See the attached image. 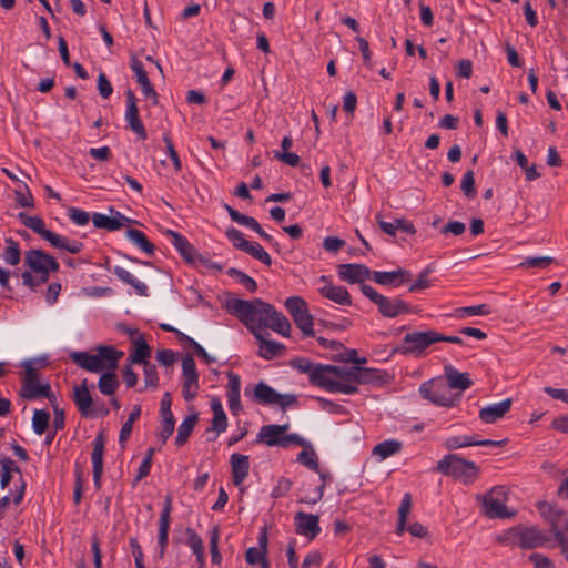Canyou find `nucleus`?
<instances>
[{
	"instance_id": "f03ea898",
	"label": "nucleus",
	"mask_w": 568,
	"mask_h": 568,
	"mask_svg": "<svg viewBox=\"0 0 568 568\" xmlns=\"http://www.w3.org/2000/svg\"><path fill=\"white\" fill-rule=\"evenodd\" d=\"M24 263L30 271L21 274L22 283L31 290H36L41 284L48 282L50 272L59 271L58 261L50 254L39 248H32L26 252Z\"/></svg>"
},
{
	"instance_id": "c756f323",
	"label": "nucleus",
	"mask_w": 568,
	"mask_h": 568,
	"mask_svg": "<svg viewBox=\"0 0 568 568\" xmlns=\"http://www.w3.org/2000/svg\"><path fill=\"white\" fill-rule=\"evenodd\" d=\"M47 241L54 248L64 250L71 254H78L84 247V244L81 241L70 240L69 237L60 235L54 232H51V234H49V237Z\"/></svg>"
},
{
	"instance_id": "6ab92c4d",
	"label": "nucleus",
	"mask_w": 568,
	"mask_h": 568,
	"mask_svg": "<svg viewBox=\"0 0 568 568\" xmlns=\"http://www.w3.org/2000/svg\"><path fill=\"white\" fill-rule=\"evenodd\" d=\"M172 498L170 495L165 497V503L163 505L162 511L160 514L159 519V532H158V547H159V558H163L165 550L169 545V530H170V521H171V510H172Z\"/></svg>"
},
{
	"instance_id": "ddd939ff",
	"label": "nucleus",
	"mask_w": 568,
	"mask_h": 568,
	"mask_svg": "<svg viewBox=\"0 0 568 568\" xmlns=\"http://www.w3.org/2000/svg\"><path fill=\"white\" fill-rule=\"evenodd\" d=\"M285 307L302 333L305 336H314V320L306 301L301 296H290L285 301Z\"/></svg>"
},
{
	"instance_id": "9b49d317",
	"label": "nucleus",
	"mask_w": 568,
	"mask_h": 568,
	"mask_svg": "<svg viewBox=\"0 0 568 568\" xmlns=\"http://www.w3.org/2000/svg\"><path fill=\"white\" fill-rule=\"evenodd\" d=\"M361 291L364 296L371 300L377 307L378 312L388 318H394L400 314L409 313V306L402 298H389L376 292L374 287L368 284H362Z\"/></svg>"
},
{
	"instance_id": "a878e982",
	"label": "nucleus",
	"mask_w": 568,
	"mask_h": 568,
	"mask_svg": "<svg viewBox=\"0 0 568 568\" xmlns=\"http://www.w3.org/2000/svg\"><path fill=\"white\" fill-rule=\"evenodd\" d=\"M511 404V399L506 398L499 403L487 405L479 410V418L486 424H493L510 410Z\"/></svg>"
},
{
	"instance_id": "dca6fc26",
	"label": "nucleus",
	"mask_w": 568,
	"mask_h": 568,
	"mask_svg": "<svg viewBox=\"0 0 568 568\" xmlns=\"http://www.w3.org/2000/svg\"><path fill=\"white\" fill-rule=\"evenodd\" d=\"M182 394L186 402L193 400L200 388L199 373L196 371V364L191 355H186L182 359Z\"/></svg>"
},
{
	"instance_id": "0e129e2a",
	"label": "nucleus",
	"mask_w": 568,
	"mask_h": 568,
	"mask_svg": "<svg viewBox=\"0 0 568 568\" xmlns=\"http://www.w3.org/2000/svg\"><path fill=\"white\" fill-rule=\"evenodd\" d=\"M163 142L165 143L168 155L173 162L174 170L180 172L182 170V162L169 134H163Z\"/></svg>"
},
{
	"instance_id": "c9c22d12",
	"label": "nucleus",
	"mask_w": 568,
	"mask_h": 568,
	"mask_svg": "<svg viewBox=\"0 0 568 568\" xmlns=\"http://www.w3.org/2000/svg\"><path fill=\"white\" fill-rule=\"evenodd\" d=\"M165 234L171 239V243L179 251L181 256L189 262L193 261L194 247L185 236L172 230H168Z\"/></svg>"
},
{
	"instance_id": "09e8293b",
	"label": "nucleus",
	"mask_w": 568,
	"mask_h": 568,
	"mask_svg": "<svg viewBox=\"0 0 568 568\" xmlns=\"http://www.w3.org/2000/svg\"><path fill=\"white\" fill-rule=\"evenodd\" d=\"M6 242H7L8 246L4 251L3 260L9 265L14 266V265L19 264V262L21 260V252H20L19 244L11 237L7 239Z\"/></svg>"
},
{
	"instance_id": "aec40b11",
	"label": "nucleus",
	"mask_w": 568,
	"mask_h": 568,
	"mask_svg": "<svg viewBox=\"0 0 568 568\" xmlns=\"http://www.w3.org/2000/svg\"><path fill=\"white\" fill-rule=\"evenodd\" d=\"M110 212L112 213L111 216L98 212L93 213L92 223L94 227L114 232L122 229L125 224L132 222L130 217H126L119 211H115L113 207H110Z\"/></svg>"
},
{
	"instance_id": "ea45409f",
	"label": "nucleus",
	"mask_w": 568,
	"mask_h": 568,
	"mask_svg": "<svg viewBox=\"0 0 568 568\" xmlns=\"http://www.w3.org/2000/svg\"><path fill=\"white\" fill-rule=\"evenodd\" d=\"M14 473L21 476V470L16 462L10 457H3L0 460V486L2 489L8 488Z\"/></svg>"
},
{
	"instance_id": "bb28decb",
	"label": "nucleus",
	"mask_w": 568,
	"mask_h": 568,
	"mask_svg": "<svg viewBox=\"0 0 568 568\" xmlns=\"http://www.w3.org/2000/svg\"><path fill=\"white\" fill-rule=\"evenodd\" d=\"M444 373L447 379L446 385L449 386L450 390L459 389L463 392L473 385L468 373H460L450 364L444 366Z\"/></svg>"
},
{
	"instance_id": "e433bc0d",
	"label": "nucleus",
	"mask_w": 568,
	"mask_h": 568,
	"mask_svg": "<svg viewBox=\"0 0 568 568\" xmlns=\"http://www.w3.org/2000/svg\"><path fill=\"white\" fill-rule=\"evenodd\" d=\"M348 372L349 367L342 366V374L336 376L329 393H342L352 395L358 392L357 384L353 381H349L347 376H345V374Z\"/></svg>"
},
{
	"instance_id": "4d7b16f0",
	"label": "nucleus",
	"mask_w": 568,
	"mask_h": 568,
	"mask_svg": "<svg viewBox=\"0 0 568 568\" xmlns=\"http://www.w3.org/2000/svg\"><path fill=\"white\" fill-rule=\"evenodd\" d=\"M554 263V258L550 256H538V257H526L520 264L521 268H547Z\"/></svg>"
},
{
	"instance_id": "680f3d73",
	"label": "nucleus",
	"mask_w": 568,
	"mask_h": 568,
	"mask_svg": "<svg viewBox=\"0 0 568 568\" xmlns=\"http://www.w3.org/2000/svg\"><path fill=\"white\" fill-rule=\"evenodd\" d=\"M130 68L136 77V82L142 85L150 81L146 71L144 70L143 63L135 57L130 58Z\"/></svg>"
},
{
	"instance_id": "4be33fe9",
	"label": "nucleus",
	"mask_w": 568,
	"mask_h": 568,
	"mask_svg": "<svg viewBox=\"0 0 568 568\" xmlns=\"http://www.w3.org/2000/svg\"><path fill=\"white\" fill-rule=\"evenodd\" d=\"M320 280L326 283L318 290L323 297L331 300L339 305H352V298L346 287L334 285L325 275H322Z\"/></svg>"
},
{
	"instance_id": "7c9ffc66",
	"label": "nucleus",
	"mask_w": 568,
	"mask_h": 568,
	"mask_svg": "<svg viewBox=\"0 0 568 568\" xmlns=\"http://www.w3.org/2000/svg\"><path fill=\"white\" fill-rule=\"evenodd\" d=\"M211 409L213 412L212 426L210 429H207V432L216 433V435L212 438L215 439L217 435L226 430L227 417L219 398L212 399Z\"/></svg>"
},
{
	"instance_id": "603ef678",
	"label": "nucleus",
	"mask_w": 568,
	"mask_h": 568,
	"mask_svg": "<svg viewBox=\"0 0 568 568\" xmlns=\"http://www.w3.org/2000/svg\"><path fill=\"white\" fill-rule=\"evenodd\" d=\"M225 235L235 248L243 252L246 251L250 242L245 240L244 234L240 230L231 226L225 231Z\"/></svg>"
},
{
	"instance_id": "de8ad7c7",
	"label": "nucleus",
	"mask_w": 568,
	"mask_h": 568,
	"mask_svg": "<svg viewBox=\"0 0 568 568\" xmlns=\"http://www.w3.org/2000/svg\"><path fill=\"white\" fill-rule=\"evenodd\" d=\"M490 314V307L487 304L465 306L455 310L454 316L464 318L467 316H485Z\"/></svg>"
},
{
	"instance_id": "13d9d810",
	"label": "nucleus",
	"mask_w": 568,
	"mask_h": 568,
	"mask_svg": "<svg viewBox=\"0 0 568 568\" xmlns=\"http://www.w3.org/2000/svg\"><path fill=\"white\" fill-rule=\"evenodd\" d=\"M161 416H162V422H161V430L159 433V437H160L161 442L163 444H165L166 440L169 439V437L174 432L175 419H174L173 414L161 415Z\"/></svg>"
},
{
	"instance_id": "37998d69",
	"label": "nucleus",
	"mask_w": 568,
	"mask_h": 568,
	"mask_svg": "<svg viewBox=\"0 0 568 568\" xmlns=\"http://www.w3.org/2000/svg\"><path fill=\"white\" fill-rule=\"evenodd\" d=\"M26 483L22 477L19 478V484L16 485L14 490H9L7 495L0 498V513L4 510L11 503L18 506L24 496Z\"/></svg>"
},
{
	"instance_id": "6e6552de",
	"label": "nucleus",
	"mask_w": 568,
	"mask_h": 568,
	"mask_svg": "<svg viewBox=\"0 0 568 568\" xmlns=\"http://www.w3.org/2000/svg\"><path fill=\"white\" fill-rule=\"evenodd\" d=\"M420 396L436 406L455 407L462 399L460 393H453L442 379H430L419 386Z\"/></svg>"
},
{
	"instance_id": "8fccbe9b",
	"label": "nucleus",
	"mask_w": 568,
	"mask_h": 568,
	"mask_svg": "<svg viewBox=\"0 0 568 568\" xmlns=\"http://www.w3.org/2000/svg\"><path fill=\"white\" fill-rule=\"evenodd\" d=\"M227 274L233 277L237 283H240L242 286H244L248 292L254 293L257 290V284L254 278H252L246 273L236 270V268H230L227 271Z\"/></svg>"
},
{
	"instance_id": "f704fd0d",
	"label": "nucleus",
	"mask_w": 568,
	"mask_h": 568,
	"mask_svg": "<svg viewBox=\"0 0 568 568\" xmlns=\"http://www.w3.org/2000/svg\"><path fill=\"white\" fill-rule=\"evenodd\" d=\"M113 274L123 283L132 286L135 290L136 294H139L141 296L149 295L148 285L144 284L143 282L139 281L138 278H135L128 270H125L121 266H115L113 268Z\"/></svg>"
},
{
	"instance_id": "1a4fd4ad",
	"label": "nucleus",
	"mask_w": 568,
	"mask_h": 568,
	"mask_svg": "<svg viewBox=\"0 0 568 568\" xmlns=\"http://www.w3.org/2000/svg\"><path fill=\"white\" fill-rule=\"evenodd\" d=\"M34 362H39L43 366L45 359H27L22 363L24 368V376L20 395L28 400H33L40 397H44L51 400V386L48 383H39L37 369L33 367Z\"/></svg>"
},
{
	"instance_id": "774afa93",
	"label": "nucleus",
	"mask_w": 568,
	"mask_h": 568,
	"mask_svg": "<svg viewBox=\"0 0 568 568\" xmlns=\"http://www.w3.org/2000/svg\"><path fill=\"white\" fill-rule=\"evenodd\" d=\"M186 536H187V541H186L187 546L192 549V551L194 554L201 552L204 550L203 541L194 529L187 528Z\"/></svg>"
},
{
	"instance_id": "69168bd1",
	"label": "nucleus",
	"mask_w": 568,
	"mask_h": 568,
	"mask_svg": "<svg viewBox=\"0 0 568 568\" xmlns=\"http://www.w3.org/2000/svg\"><path fill=\"white\" fill-rule=\"evenodd\" d=\"M433 272L432 267L428 266L424 271H422L418 275V278L414 284L410 285L409 292H418L425 290L430 286V281L428 280V275Z\"/></svg>"
},
{
	"instance_id": "9d476101",
	"label": "nucleus",
	"mask_w": 568,
	"mask_h": 568,
	"mask_svg": "<svg viewBox=\"0 0 568 568\" xmlns=\"http://www.w3.org/2000/svg\"><path fill=\"white\" fill-rule=\"evenodd\" d=\"M437 331L434 329L410 332L403 337L395 352L406 356L422 357L430 345L437 343Z\"/></svg>"
},
{
	"instance_id": "b1692460",
	"label": "nucleus",
	"mask_w": 568,
	"mask_h": 568,
	"mask_svg": "<svg viewBox=\"0 0 568 568\" xmlns=\"http://www.w3.org/2000/svg\"><path fill=\"white\" fill-rule=\"evenodd\" d=\"M72 399L83 417L92 415L93 399L88 388V381L83 379L80 385L73 387Z\"/></svg>"
},
{
	"instance_id": "e2e57ef3",
	"label": "nucleus",
	"mask_w": 568,
	"mask_h": 568,
	"mask_svg": "<svg viewBox=\"0 0 568 568\" xmlns=\"http://www.w3.org/2000/svg\"><path fill=\"white\" fill-rule=\"evenodd\" d=\"M460 189L467 197H469V199L475 197V195H476L475 178H474V172L471 170L465 172V174L462 179Z\"/></svg>"
},
{
	"instance_id": "2f4dec72",
	"label": "nucleus",
	"mask_w": 568,
	"mask_h": 568,
	"mask_svg": "<svg viewBox=\"0 0 568 568\" xmlns=\"http://www.w3.org/2000/svg\"><path fill=\"white\" fill-rule=\"evenodd\" d=\"M277 397H280V393H277L265 382H260L254 387L253 400L257 404L275 405Z\"/></svg>"
},
{
	"instance_id": "4c0bfd02",
	"label": "nucleus",
	"mask_w": 568,
	"mask_h": 568,
	"mask_svg": "<svg viewBox=\"0 0 568 568\" xmlns=\"http://www.w3.org/2000/svg\"><path fill=\"white\" fill-rule=\"evenodd\" d=\"M349 381L358 384H368L373 383L377 376L378 371L366 367L352 366L349 367V372L345 374Z\"/></svg>"
},
{
	"instance_id": "49530a36",
	"label": "nucleus",
	"mask_w": 568,
	"mask_h": 568,
	"mask_svg": "<svg viewBox=\"0 0 568 568\" xmlns=\"http://www.w3.org/2000/svg\"><path fill=\"white\" fill-rule=\"evenodd\" d=\"M224 209L233 222L250 227L251 230H260V223L254 217L240 213L229 204H224Z\"/></svg>"
},
{
	"instance_id": "0eeeda50",
	"label": "nucleus",
	"mask_w": 568,
	"mask_h": 568,
	"mask_svg": "<svg viewBox=\"0 0 568 568\" xmlns=\"http://www.w3.org/2000/svg\"><path fill=\"white\" fill-rule=\"evenodd\" d=\"M290 428L288 424L284 425H264L260 428V432L256 437L257 443H264L268 447H288L291 445H296L301 447H310V443L306 442L303 437L297 434H288L285 435L286 430Z\"/></svg>"
},
{
	"instance_id": "3c124183",
	"label": "nucleus",
	"mask_w": 568,
	"mask_h": 568,
	"mask_svg": "<svg viewBox=\"0 0 568 568\" xmlns=\"http://www.w3.org/2000/svg\"><path fill=\"white\" fill-rule=\"evenodd\" d=\"M50 414L43 409H36L32 417V428L36 434L42 435L49 426Z\"/></svg>"
},
{
	"instance_id": "f3484780",
	"label": "nucleus",
	"mask_w": 568,
	"mask_h": 568,
	"mask_svg": "<svg viewBox=\"0 0 568 568\" xmlns=\"http://www.w3.org/2000/svg\"><path fill=\"white\" fill-rule=\"evenodd\" d=\"M126 110L124 118L128 122L129 128L138 135L140 140L148 138L146 130L140 119L139 109L136 105V98L132 90L125 92Z\"/></svg>"
},
{
	"instance_id": "5fc2aeb1",
	"label": "nucleus",
	"mask_w": 568,
	"mask_h": 568,
	"mask_svg": "<svg viewBox=\"0 0 568 568\" xmlns=\"http://www.w3.org/2000/svg\"><path fill=\"white\" fill-rule=\"evenodd\" d=\"M475 436H450L445 439V447L449 450L474 446Z\"/></svg>"
},
{
	"instance_id": "c03bdc74",
	"label": "nucleus",
	"mask_w": 568,
	"mask_h": 568,
	"mask_svg": "<svg viewBox=\"0 0 568 568\" xmlns=\"http://www.w3.org/2000/svg\"><path fill=\"white\" fill-rule=\"evenodd\" d=\"M197 419H199L197 418V414L193 413V414L189 415L180 424V426L178 428V435L175 437V444L178 446H182V445H184L187 442V439H189V437H190V435H191L195 424L197 423Z\"/></svg>"
},
{
	"instance_id": "5701e85b",
	"label": "nucleus",
	"mask_w": 568,
	"mask_h": 568,
	"mask_svg": "<svg viewBox=\"0 0 568 568\" xmlns=\"http://www.w3.org/2000/svg\"><path fill=\"white\" fill-rule=\"evenodd\" d=\"M337 273L341 280L349 283H363L372 276L369 268L363 264H339Z\"/></svg>"
},
{
	"instance_id": "20e7f679",
	"label": "nucleus",
	"mask_w": 568,
	"mask_h": 568,
	"mask_svg": "<svg viewBox=\"0 0 568 568\" xmlns=\"http://www.w3.org/2000/svg\"><path fill=\"white\" fill-rule=\"evenodd\" d=\"M291 367L302 374H307L313 386L327 392L331 390L336 376L342 374V366L314 363L303 357L292 359Z\"/></svg>"
},
{
	"instance_id": "7ed1b4c3",
	"label": "nucleus",
	"mask_w": 568,
	"mask_h": 568,
	"mask_svg": "<svg viewBox=\"0 0 568 568\" xmlns=\"http://www.w3.org/2000/svg\"><path fill=\"white\" fill-rule=\"evenodd\" d=\"M123 355L122 351H118L111 345H99L95 348V354L72 352L70 358L77 366L88 372L101 373L104 369L115 371Z\"/></svg>"
},
{
	"instance_id": "864d4df0",
	"label": "nucleus",
	"mask_w": 568,
	"mask_h": 568,
	"mask_svg": "<svg viewBox=\"0 0 568 568\" xmlns=\"http://www.w3.org/2000/svg\"><path fill=\"white\" fill-rule=\"evenodd\" d=\"M220 529L214 526L210 531V551L211 560L214 565H220L222 561V555L219 551Z\"/></svg>"
},
{
	"instance_id": "6e6d98bb",
	"label": "nucleus",
	"mask_w": 568,
	"mask_h": 568,
	"mask_svg": "<svg viewBox=\"0 0 568 568\" xmlns=\"http://www.w3.org/2000/svg\"><path fill=\"white\" fill-rule=\"evenodd\" d=\"M245 253L250 254L252 257L260 261L264 265L270 266L272 264V258H271L270 254L258 243L250 242Z\"/></svg>"
},
{
	"instance_id": "f8f14e48",
	"label": "nucleus",
	"mask_w": 568,
	"mask_h": 568,
	"mask_svg": "<svg viewBox=\"0 0 568 568\" xmlns=\"http://www.w3.org/2000/svg\"><path fill=\"white\" fill-rule=\"evenodd\" d=\"M481 500L483 513L488 518H510L514 511H508L505 503L507 500V490L504 486H495L485 495L477 496Z\"/></svg>"
},
{
	"instance_id": "a19ab883",
	"label": "nucleus",
	"mask_w": 568,
	"mask_h": 568,
	"mask_svg": "<svg viewBox=\"0 0 568 568\" xmlns=\"http://www.w3.org/2000/svg\"><path fill=\"white\" fill-rule=\"evenodd\" d=\"M119 385L120 383L114 371H106L102 373L98 381L99 390L106 396H112L116 392Z\"/></svg>"
},
{
	"instance_id": "bf43d9fd",
	"label": "nucleus",
	"mask_w": 568,
	"mask_h": 568,
	"mask_svg": "<svg viewBox=\"0 0 568 568\" xmlns=\"http://www.w3.org/2000/svg\"><path fill=\"white\" fill-rule=\"evenodd\" d=\"M297 462L306 466L308 469L320 473V464L317 460L316 453L314 450H302L297 455Z\"/></svg>"
},
{
	"instance_id": "cd10ccee",
	"label": "nucleus",
	"mask_w": 568,
	"mask_h": 568,
	"mask_svg": "<svg viewBox=\"0 0 568 568\" xmlns=\"http://www.w3.org/2000/svg\"><path fill=\"white\" fill-rule=\"evenodd\" d=\"M232 479L235 486H240L250 473V459L247 455L234 453L231 455Z\"/></svg>"
},
{
	"instance_id": "a211bd4d",
	"label": "nucleus",
	"mask_w": 568,
	"mask_h": 568,
	"mask_svg": "<svg viewBox=\"0 0 568 568\" xmlns=\"http://www.w3.org/2000/svg\"><path fill=\"white\" fill-rule=\"evenodd\" d=\"M294 524L296 534L305 536L310 540L315 539L321 532L317 515L297 511L294 516Z\"/></svg>"
},
{
	"instance_id": "79ce46f5",
	"label": "nucleus",
	"mask_w": 568,
	"mask_h": 568,
	"mask_svg": "<svg viewBox=\"0 0 568 568\" xmlns=\"http://www.w3.org/2000/svg\"><path fill=\"white\" fill-rule=\"evenodd\" d=\"M125 235L134 245H136L144 253L149 255H152L154 253L155 246L153 245V243L149 241V239L142 231L138 229H129Z\"/></svg>"
},
{
	"instance_id": "c85d7f7f",
	"label": "nucleus",
	"mask_w": 568,
	"mask_h": 568,
	"mask_svg": "<svg viewBox=\"0 0 568 568\" xmlns=\"http://www.w3.org/2000/svg\"><path fill=\"white\" fill-rule=\"evenodd\" d=\"M254 337L258 341V356L262 358L272 359L278 356L285 348L278 342L266 339L263 332H254Z\"/></svg>"
},
{
	"instance_id": "39448f33",
	"label": "nucleus",
	"mask_w": 568,
	"mask_h": 568,
	"mask_svg": "<svg viewBox=\"0 0 568 568\" xmlns=\"http://www.w3.org/2000/svg\"><path fill=\"white\" fill-rule=\"evenodd\" d=\"M435 470L462 481L464 485L475 483L480 474L479 466L474 462L462 458L457 454L446 455L437 463Z\"/></svg>"
},
{
	"instance_id": "58836bf2",
	"label": "nucleus",
	"mask_w": 568,
	"mask_h": 568,
	"mask_svg": "<svg viewBox=\"0 0 568 568\" xmlns=\"http://www.w3.org/2000/svg\"><path fill=\"white\" fill-rule=\"evenodd\" d=\"M133 351L129 355V362L131 364H145L149 363L148 358L151 355V347L148 345L142 336H139L133 343Z\"/></svg>"
},
{
	"instance_id": "338daca9",
	"label": "nucleus",
	"mask_w": 568,
	"mask_h": 568,
	"mask_svg": "<svg viewBox=\"0 0 568 568\" xmlns=\"http://www.w3.org/2000/svg\"><path fill=\"white\" fill-rule=\"evenodd\" d=\"M144 371V383L146 387H156L159 377L158 371L154 364L145 363L143 366Z\"/></svg>"
},
{
	"instance_id": "2eb2a0df",
	"label": "nucleus",
	"mask_w": 568,
	"mask_h": 568,
	"mask_svg": "<svg viewBox=\"0 0 568 568\" xmlns=\"http://www.w3.org/2000/svg\"><path fill=\"white\" fill-rule=\"evenodd\" d=\"M412 510V496L409 493H406L399 504L398 507V519L396 526V534L402 536L405 531H408L412 536L418 538H425L428 535V529L420 523H413L412 525H407V518Z\"/></svg>"
},
{
	"instance_id": "72a5a7b5",
	"label": "nucleus",
	"mask_w": 568,
	"mask_h": 568,
	"mask_svg": "<svg viewBox=\"0 0 568 568\" xmlns=\"http://www.w3.org/2000/svg\"><path fill=\"white\" fill-rule=\"evenodd\" d=\"M376 220L382 231L392 236L396 234L397 230L408 234H414L416 232L414 224L405 219H396L394 223H390L383 221L378 214Z\"/></svg>"
},
{
	"instance_id": "052dcab7",
	"label": "nucleus",
	"mask_w": 568,
	"mask_h": 568,
	"mask_svg": "<svg viewBox=\"0 0 568 568\" xmlns=\"http://www.w3.org/2000/svg\"><path fill=\"white\" fill-rule=\"evenodd\" d=\"M67 215L75 225L79 226H84L90 222V220H92V216H90L88 212L74 206L68 209Z\"/></svg>"
},
{
	"instance_id": "473e14b6",
	"label": "nucleus",
	"mask_w": 568,
	"mask_h": 568,
	"mask_svg": "<svg viewBox=\"0 0 568 568\" xmlns=\"http://www.w3.org/2000/svg\"><path fill=\"white\" fill-rule=\"evenodd\" d=\"M17 217L26 227L32 230L45 241L52 232L45 227V223L40 216H31L26 212H20Z\"/></svg>"
},
{
	"instance_id": "f257e3e1",
	"label": "nucleus",
	"mask_w": 568,
	"mask_h": 568,
	"mask_svg": "<svg viewBox=\"0 0 568 568\" xmlns=\"http://www.w3.org/2000/svg\"><path fill=\"white\" fill-rule=\"evenodd\" d=\"M226 307L229 313L236 316L253 335L254 332L271 328L284 337L290 336L291 323L286 316L261 298L252 301L233 298L227 302Z\"/></svg>"
},
{
	"instance_id": "423d86ee",
	"label": "nucleus",
	"mask_w": 568,
	"mask_h": 568,
	"mask_svg": "<svg viewBox=\"0 0 568 568\" xmlns=\"http://www.w3.org/2000/svg\"><path fill=\"white\" fill-rule=\"evenodd\" d=\"M538 509L549 523L550 531L568 561V516L548 503H540Z\"/></svg>"
},
{
	"instance_id": "412c9836",
	"label": "nucleus",
	"mask_w": 568,
	"mask_h": 568,
	"mask_svg": "<svg viewBox=\"0 0 568 568\" xmlns=\"http://www.w3.org/2000/svg\"><path fill=\"white\" fill-rule=\"evenodd\" d=\"M105 438L100 432L93 440V450L91 453V462L93 468V483L99 489L101 485V477L103 474V453H104Z\"/></svg>"
},
{
	"instance_id": "4468645a",
	"label": "nucleus",
	"mask_w": 568,
	"mask_h": 568,
	"mask_svg": "<svg viewBox=\"0 0 568 568\" xmlns=\"http://www.w3.org/2000/svg\"><path fill=\"white\" fill-rule=\"evenodd\" d=\"M510 535L514 538V544L521 549L542 547L549 541L548 535L536 526L514 527L510 529Z\"/></svg>"
},
{
	"instance_id": "a18cd8bd",
	"label": "nucleus",
	"mask_w": 568,
	"mask_h": 568,
	"mask_svg": "<svg viewBox=\"0 0 568 568\" xmlns=\"http://www.w3.org/2000/svg\"><path fill=\"white\" fill-rule=\"evenodd\" d=\"M402 448V443L395 439L384 440L377 444L373 448V455L379 457L382 460L386 459L396 453H398Z\"/></svg>"
},
{
	"instance_id": "393cba45",
	"label": "nucleus",
	"mask_w": 568,
	"mask_h": 568,
	"mask_svg": "<svg viewBox=\"0 0 568 568\" xmlns=\"http://www.w3.org/2000/svg\"><path fill=\"white\" fill-rule=\"evenodd\" d=\"M410 276L408 271L398 268L390 272L375 271L371 277L379 285L397 287L410 280Z\"/></svg>"
}]
</instances>
